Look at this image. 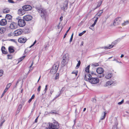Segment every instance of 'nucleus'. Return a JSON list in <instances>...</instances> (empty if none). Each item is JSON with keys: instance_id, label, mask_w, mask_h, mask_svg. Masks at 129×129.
Masks as SVG:
<instances>
[{"instance_id": "nucleus-1", "label": "nucleus", "mask_w": 129, "mask_h": 129, "mask_svg": "<svg viewBox=\"0 0 129 129\" xmlns=\"http://www.w3.org/2000/svg\"><path fill=\"white\" fill-rule=\"evenodd\" d=\"M53 123H49V128L50 129H59V126L57 122L54 121Z\"/></svg>"}, {"instance_id": "nucleus-2", "label": "nucleus", "mask_w": 129, "mask_h": 129, "mask_svg": "<svg viewBox=\"0 0 129 129\" xmlns=\"http://www.w3.org/2000/svg\"><path fill=\"white\" fill-rule=\"evenodd\" d=\"M99 80L97 78L91 77L89 79V82L92 84H95L99 83Z\"/></svg>"}, {"instance_id": "nucleus-3", "label": "nucleus", "mask_w": 129, "mask_h": 129, "mask_svg": "<svg viewBox=\"0 0 129 129\" xmlns=\"http://www.w3.org/2000/svg\"><path fill=\"white\" fill-rule=\"evenodd\" d=\"M68 61V57L66 56V55H64L63 57V59L61 62V64L62 67H64Z\"/></svg>"}, {"instance_id": "nucleus-4", "label": "nucleus", "mask_w": 129, "mask_h": 129, "mask_svg": "<svg viewBox=\"0 0 129 129\" xmlns=\"http://www.w3.org/2000/svg\"><path fill=\"white\" fill-rule=\"evenodd\" d=\"M18 25L20 27H23L26 24V22L23 19H19L18 22Z\"/></svg>"}, {"instance_id": "nucleus-5", "label": "nucleus", "mask_w": 129, "mask_h": 129, "mask_svg": "<svg viewBox=\"0 0 129 129\" xmlns=\"http://www.w3.org/2000/svg\"><path fill=\"white\" fill-rule=\"evenodd\" d=\"M27 40V39L25 37H22L18 38V41L19 43H25Z\"/></svg>"}, {"instance_id": "nucleus-6", "label": "nucleus", "mask_w": 129, "mask_h": 129, "mask_svg": "<svg viewBox=\"0 0 129 129\" xmlns=\"http://www.w3.org/2000/svg\"><path fill=\"white\" fill-rule=\"evenodd\" d=\"M121 18L120 17H118L116 18L114 20L113 24L114 26H117L119 25L120 23Z\"/></svg>"}, {"instance_id": "nucleus-7", "label": "nucleus", "mask_w": 129, "mask_h": 129, "mask_svg": "<svg viewBox=\"0 0 129 129\" xmlns=\"http://www.w3.org/2000/svg\"><path fill=\"white\" fill-rule=\"evenodd\" d=\"M68 1L67 0L65 1L63 3V7H62L61 9L64 11L67 10L68 8Z\"/></svg>"}, {"instance_id": "nucleus-8", "label": "nucleus", "mask_w": 129, "mask_h": 129, "mask_svg": "<svg viewBox=\"0 0 129 129\" xmlns=\"http://www.w3.org/2000/svg\"><path fill=\"white\" fill-rule=\"evenodd\" d=\"M116 83L115 81H114L112 80H111L109 81H108L107 82L105 86H107L112 84L114 85Z\"/></svg>"}, {"instance_id": "nucleus-9", "label": "nucleus", "mask_w": 129, "mask_h": 129, "mask_svg": "<svg viewBox=\"0 0 129 129\" xmlns=\"http://www.w3.org/2000/svg\"><path fill=\"white\" fill-rule=\"evenodd\" d=\"M23 31L21 29H17L15 30L14 32L15 36H17L21 35Z\"/></svg>"}, {"instance_id": "nucleus-10", "label": "nucleus", "mask_w": 129, "mask_h": 129, "mask_svg": "<svg viewBox=\"0 0 129 129\" xmlns=\"http://www.w3.org/2000/svg\"><path fill=\"white\" fill-rule=\"evenodd\" d=\"M17 25L16 23L12 22L11 23L10 26V27L12 29H14L17 28Z\"/></svg>"}, {"instance_id": "nucleus-11", "label": "nucleus", "mask_w": 129, "mask_h": 129, "mask_svg": "<svg viewBox=\"0 0 129 129\" xmlns=\"http://www.w3.org/2000/svg\"><path fill=\"white\" fill-rule=\"evenodd\" d=\"M23 18L25 20L28 21H30L32 19V17L30 15H27L23 16Z\"/></svg>"}, {"instance_id": "nucleus-12", "label": "nucleus", "mask_w": 129, "mask_h": 129, "mask_svg": "<svg viewBox=\"0 0 129 129\" xmlns=\"http://www.w3.org/2000/svg\"><path fill=\"white\" fill-rule=\"evenodd\" d=\"M22 8L25 11L30 10L32 8L31 7L30 5H26L24 6Z\"/></svg>"}, {"instance_id": "nucleus-13", "label": "nucleus", "mask_w": 129, "mask_h": 129, "mask_svg": "<svg viewBox=\"0 0 129 129\" xmlns=\"http://www.w3.org/2000/svg\"><path fill=\"white\" fill-rule=\"evenodd\" d=\"M7 23V20L6 19H3L0 21V25L5 26L6 25Z\"/></svg>"}, {"instance_id": "nucleus-14", "label": "nucleus", "mask_w": 129, "mask_h": 129, "mask_svg": "<svg viewBox=\"0 0 129 129\" xmlns=\"http://www.w3.org/2000/svg\"><path fill=\"white\" fill-rule=\"evenodd\" d=\"M59 64V62L58 61H57L54 63L52 67L54 69H56V70L57 71Z\"/></svg>"}, {"instance_id": "nucleus-15", "label": "nucleus", "mask_w": 129, "mask_h": 129, "mask_svg": "<svg viewBox=\"0 0 129 129\" xmlns=\"http://www.w3.org/2000/svg\"><path fill=\"white\" fill-rule=\"evenodd\" d=\"M92 77V75L90 74H87L85 75L84 79L86 81H89L90 79Z\"/></svg>"}, {"instance_id": "nucleus-16", "label": "nucleus", "mask_w": 129, "mask_h": 129, "mask_svg": "<svg viewBox=\"0 0 129 129\" xmlns=\"http://www.w3.org/2000/svg\"><path fill=\"white\" fill-rule=\"evenodd\" d=\"M113 75L111 73H107L106 74L105 78L107 79H109L112 77Z\"/></svg>"}, {"instance_id": "nucleus-17", "label": "nucleus", "mask_w": 129, "mask_h": 129, "mask_svg": "<svg viewBox=\"0 0 129 129\" xmlns=\"http://www.w3.org/2000/svg\"><path fill=\"white\" fill-rule=\"evenodd\" d=\"M104 70L101 68H98L96 70V72L100 74H102L104 72Z\"/></svg>"}, {"instance_id": "nucleus-18", "label": "nucleus", "mask_w": 129, "mask_h": 129, "mask_svg": "<svg viewBox=\"0 0 129 129\" xmlns=\"http://www.w3.org/2000/svg\"><path fill=\"white\" fill-rule=\"evenodd\" d=\"M18 13L20 16H22L25 14V11L23 9H19L18 11Z\"/></svg>"}, {"instance_id": "nucleus-19", "label": "nucleus", "mask_w": 129, "mask_h": 129, "mask_svg": "<svg viewBox=\"0 0 129 129\" xmlns=\"http://www.w3.org/2000/svg\"><path fill=\"white\" fill-rule=\"evenodd\" d=\"M12 16L9 14H6L5 17L6 18L9 20V21L12 20Z\"/></svg>"}, {"instance_id": "nucleus-20", "label": "nucleus", "mask_w": 129, "mask_h": 129, "mask_svg": "<svg viewBox=\"0 0 129 129\" xmlns=\"http://www.w3.org/2000/svg\"><path fill=\"white\" fill-rule=\"evenodd\" d=\"M1 50L3 53L5 54H6L7 53V51L6 50L5 47L4 46H3L2 47Z\"/></svg>"}, {"instance_id": "nucleus-21", "label": "nucleus", "mask_w": 129, "mask_h": 129, "mask_svg": "<svg viewBox=\"0 0 129 129\" xmlns=\"http://www.w3.org/2000/svg\"><path fill=\"white\" fill-rule=\"evenodd\" d=\"M57 70H56V69H54L53 67H52L51 69L50 70V73L52 74H55L57 72Z\"/></svg>"}, {"instance_id": "nucleus-22", "label": "nucleus", "mask_w": 129, "mask_h": 129, "mask_svg": "<svg viewBox=\"0 0 129 129\" xmlns=\"http://www.w3.org/2000/svg\"><path fill=\"white\" fill-rule=\"evenodd\" d=\"M46 12L44 10H41V17H45V15L46 14Z\"/></svg>"}, {"instance_id": "nucleus-23", "label": "nucleus", "mask_w": 129, "mask_h": 129, "mask_svg": "<svg viewBox=\"0 0 129 129\" xmlns=\"http://www.w3.org/2000/svg\"><path fill=\"white\" fill-rule=\"evenodd\" d=\"M103 12V10H101L99 11L98 13L96 14L98 17H100L102 15Z\"/></svg>"}, {"instance_id": "nucleus-24", "label": "nucleus", "mask_w": 129, "mask_h": 129, "mask_svg": "<svg viewBox=\"0 0 129 129\" xmlns=\"http://www.w3.org/2000/svg\"><path fill=\"white\" fill-rule=\"evenodd\" d=\"M6 29L3 27H2L0 28V33L1 34L4 33Z\"/></svg>"}, {"instance_id": "nucleus-25", "label": "nucleus", "mask_w": 129, "mask_h": 129, "mask_svg": "<svg viewBox=\"0 0 129 129\" xmlns=\"http://www.w3.org/2000/svg\"><path fill=\"white\" fill-rule=\"evenodd\" d=\"M107 114L106 112L105 111L104 112V113L102 114V116L101 117V120H103L105 118Z\"/></svg>"}, {"instance_id": "nucleus-26", "label": "nucleus", "mask_w": 129, "mask_h": 129, "mask_svg": "<svg viewBox=\"0 0 129 129\" xmlns=\"http://www.w3.org/2000/svg\"><path fill=\"white\" fill-rule=\"evenodd\" d=\"M10 11V10L8 8H5L4 9L3 12V13L6 14L8 13Z\"/></svg>"}, {"instance_id": "nucleus-27", "label": "nucleus", "mask_w": 129, "mask_h": 129, "mask_svg": "<svg viewBox=\"0 0 129 129\" xmlns=\"http://www.w3.org/2000/svg\"><path fill=\"white\" fill-rule=\"evenodd\" d=\"M9 51L11 53H12L14 52V50L12 47L10 46L9 47Z\"/></svg>"}, {"instance_id": "nucleus-28", "label": "nucleus", "mask_w": 129, "mask_h": 129, "mask_svg": "<svg viewBox=\"0 0 129 129\" xmlns=\"http://www.w3.org/2000/svg\"><path fill=\"white\" fill-rule=\"evenodd\" d=\"M113 47V45L112 44L111 45H110L108 47H104V48L105 49H110L112 47Z\"/></svg>"}, {"instance_id": "nucleus-29", "label": "nucleus", "mask_w": 129, "mask_h": 129, "mask_svg": "<svg viewBox=\"0 0 129 129\" xmlns=\"http://www.w3.org/2000/svg\"><path fill=\"white\" fill-rule=\"evenodd\" d=\"M102 1L100 0V1H99V2L98 3V5L96 7V8L95 9H96V8H98L101 5L102 3Z\"/></svg>"}, {"instance_id": "nucleus-30", "label": "nucleus", "mask_w": 129, "mask_h": 129, "mask_svg": "<svg viewBox=\"0 0 129 129\" xmlns=\"http://www.w3.org/2000/svg\"><path fill=\"white\" fill-rule=\"evenodd\" d=\"M25 56H24L19 58L18 60V62H20L23 59L25 58Z\"/></svg>"}, {"instance_id": "nucleus-31", "label": "nucleus", "mask_w": 129, "mask_h": 129, "mask_svg": "<svg viewBox=\"0 0 129 129\" xmlns=\"http://www.w3.org/2000/svg\"><path fill=\"white\" fill-rule=\"evenodd\" d=\"M59 78V74L58 73H57L56 75L54 77V79L55 80L58 79Z\"/></svg>"}, {"instance_id": "nucleus-32", "label": "nucleus", "mask_w": 129, "mask_h": 129, "mask_svg": "<svg viewBox=\"0 0 129 129\" xmlns=\"http://www.w3.org/2000/svg\"><path fill=\"white\" fill-rule=\"evenodd\" d=\"M128 21H124L123 23H122V25L123 26H124L128 24Z\"/></svg>"}, {"instance_id": "nucleus-33", "label": "nucleus", "mask_w": 129, "mask_h": 129, "mask_svg": "<svg viewBox=\"0 0 129 129\" xmlns=\"http://www.w3.org/2000/svg\"><path fill=\"white\" fill-rule=\"evenodd\" d=\"M89 65L85 69V71L87 73H89Z\"/></svg>"}, {"instance_id": "nucleus-34", "label": "nucleus", "mask_w": 129, "mask_h": 129, "mask_svg": "<svg viewBox=\"0 0 129 129\" xmlns=\"http://www.w3.org/2000/svg\"><path fill=\"white\" fill-rule=\"evenodd\" d=\"M80 64H81V62L80 61H78V62L76 65V69H78L80 65Z\"/></svg>"}, {"instance_id": "nucleus-35", "label": "nucleus", "mask_w": 129, "mask_h": 129, "mask_svg": "<svg viewBox=\"0 0 129 129\" xmlns=\"http://www.w3.org/2000/svg\"><path fill=\"white\" fill-rule=\"evenodd\" d=\"M13 36V34L12 32H10L7 34V36L8 37H11Z\"/></svg>"}, {"instance_id": "nucleus-36", "label": "nucleus", "mask_w": 129, "mask_h": 129, "mask_svg": "<svg viewBox=\"0 0 129 129\" xmlns=\"http://www.w3.org/2000/svg\"><path fill=\"white\" fill-rule=\"evenodd\" d=\"M11 83H9L7 84V85L6 86V88H7L8 89L10 87V86L11 85Z\"/></svg>"}, {"instance_id": "nucleus-37", "label": "nucleus", "mask_w": 129, "mask_h": 129, "mask_svg": "<svg viewBox=\"0 0 129 129\" xmlns=\"http://www.w3.org/2000/svg\"><path fill=\"white\" fill-rule=\"evenodd\" d=\"M7 56L8 58V59H12L13 58V57L12 55H8Z\"/></svg>"}, {"instance_id": "nucleus-38", "label": "nucleus", "mask_w": 129, "mask_h": 129, "mask_svg": "<svg viewBox=\"0 0 129 129\" xmlns=\"http://www.w3.org/2000/svg\"><path fill=\"white\" fill-rule=\"evenodd\" d=\"M3 71L2 70H0V77L2 76L3 74Z\"/></svg>"}, {"instance_id": "nucleus-39", "label": "nucleus", "mask_w": 129, "mask_h": 129, "mask_svg": "<svg viewBox=\"0 0 129 129\" xmlns=\"http://www.w3.org/2000/svg\"><path fill=\"white\" fill-rule=\"evenodd\" d=\"M50 113L56 114L57 113V112L55 111H52L50 112Z\"/></svg>"}, {"instance_id": "nucleus-40", "label": "nucleus", "mask_w": 129, "mask_h": 129, "mask_svg": "<svg viewBox=\"0 0 129 129\" xmlns=\"http://www.w3.org/2000/svg\"><path fill=\"white\" fill-rule=\"evenodd\" d=\"M73 33L71 36V37L70 40V43H71L73 37Z\"/></svg>"}, {"instance_id": "nucleus-41", "label": "nucleus", "mask_w": 129, "mask_h": 129, "mask_svg": "<svg viewBox=\"0 0 129 129\" xmlns=\"http://www.w3.org/2000/svg\"><path fill=\"white\" fill-rule=\"evenodd\" d=\"M117 43V41L116 40L115 41H114L113 42H112V44L114 46V45L116 44Z\"/></svg>"}, {"instance_id": "nucleus-42", "label": "nucleus", "mask_w": 129, "mask_h": 129, "mask_svg": "<svg viewBox=\"0 0 129 129\" xmlns=\"http://www.w3.org/2000/svg\"><path fill=\"white\" fill-rule=\"evenodd\" d=\"M5 120H4L3 121L1 122V123L0 124V127H1L3 126V124L5 122Z\"/></svg>"}, {"instance_id": "nucleus-43", "label": "nucleus", "mask_w": 129, "mask_h": 129, "mask_svg": "<svg viewBox=\"0 0 129 129\" xmlns=\"http://www.w3.org/2000/svg\"><path fill=\"white\" fill-rule=\"evenodd\" d=\"M47 86H48V85H46L45 88V89H44V93H46V91L47 90Z\"/></svg>"}, {"instance_id": "nucleus-44", "label": "nucleus", "mask_w": 129, "mask_h": 129, "mask_svg": "<svg viewBox=\"0 0 129 129\" xmlns=\"http://www.w3.org/2000/svg\"><path fill=\"white\" fill-rule=\"evenodd\" d=\"M22 107V105L21 104H20L18 106V108L21 109Z\"/></svg>"}, {"instance_id": "nucleus-45", "label": "nucleus", "mask_w": 129, "mask_h": 129, "mask_svg": "<svg viewBox=\"0 0 129 129\" xmlns=\"http://www.w3.org/2000/svg\"><path fill=\"white\" fill-rule=\"evenodd\" d=\"M41 88V86H39L38 88L37 91L38 92H39Z\"/></svg>"}, {"instance_id": "nucleus-46", "label": "nucleus", "mask_w": 129, "mask_h": 129, "mask_svg": "<svg viewBox=\"0 0 129 129\" xmlns=\"http://www.w3.org/2000/svg\"><path fill=\"white\" fill-rule=\"evenodd\" d=\"M104 76V74H100V75L99 76V78H102Z\"/></svg>"}, {"instance_id": "nucleus-47", "label": "nucleus", "mask_w": 129, "mask_h": 129, "mask_svg": "<svg viewBox=\"0 0 129 129\" xmlns=\"http://www.w3.org/2000/svg\"><path fill=\"white\" fill-rule=\"evenodd\" d=\"M123 100H122L121 102H119L118 103V104L119 105H120L123 103Z\"/></svg>"}, {"instance_id": "nucleus-48", "label": "nucleus", "mask_w": 129, "mask_h": 129, "mask_svg": "<svg viewBox=\"0 0 129 129\" xmlns=\"http://www.w3.org/2000/svg\"><path fill=\"white\" fill-rule=\"evenodd\" d=\"M72 74H75V75L76 76L77 75L78 72H72Z\"/></svg>"}, {"instance_id": "nucleus-49", "label": "nucleus", "mask_w": 129, "mask_h": 129, "mask_svg": "<svg viewBox=\"0 0 129 129\" xmlns=\"http://www.w3.org/2000/svg\"><path fill=\"white\" fill-rule=\"evenodd\" d=\"M68 30H67V31H66V33L64 35V36H63V38H65L66 37L67 35V33H68Z\"/></svg>"}, {"instance_id": "nucleus-50", "label": "nucleus", "mask_w": 129, "mask_h": 129, "mask_svg": "<svg viewBox=\"0 0 129 129\" xmlns=\"http://www.w3.org/2000/svg\"><path fill=\"white\" fill-rule=\"evenodd\" d=\"M99 17H98L97 15H96L94 17V18H96L95 20H98V19Z\"/></svg>"}, {"instance_id": "nucleus-51", "label": "nucleus", "mask_w": 129, "mask_h": 129, "mask_svg": "<svg viewBox=\"0 0 129 129\" xmlns=\"http://www.w3.org/2000/svg\"><path fill=\"white\" fill-rule=\"evenodd\" d=\"M8 2L10 3H14V2L13 0H8Z\"/></svg>"}, {"instance_id": "nucleus-52", "label": "nucleus", "mask_w": 129, "mask_h": 129, "mask_svg": "<svg viewBox=\"0 0 129 129\" xmlns=\"http://www.w3.org/2000/svg\"><path fill=\"white\" fill-rule=\"evenodd\" d=\"M35 97V95L34 94H33L31 96V98L32 99H33Z\"/></svg>"}, {"instance_id": "nucleus-53", "label": "nucleus", "mask_w": 129, "mask_h": 129, "mask_svg": "<svg viewBox=\"0 0 129 129\" xmlns=\"http://www.w3.org/2000/svg\"><path fill=\"white\" fill-rule=\"evenodd\" d=\"M113 60V61H116L117 62H119V61H118L117 60V59H114Z\"/></svg>"}, {"instance_id": "nucleus-54", "label": "nucleus", "mask_w": 129, "mask_h": 129, "mask_svg": "<svg viewBox=\"0 0 129 129\" xmlns=\"http://www.w3.org/2000/svg\"><path fill=\"white\" fill-rule=\"evenodd\" d=\"M8 90V89L6 88L4 90V93H6L7 91Z\"/></svg>"}, {"instance_id": "nucleus-55", "label": "nucleus", "mask_w": 129, "mask_h": 129, "mask_svg": "<svg viewBox=\"0 0 129 129\" xmlns=\"http://www.w3.org/2000/svg\"><path fill=\"white\" fill-rule=\"evenodd\" d=\"M32 100H33L31 98L28 101V102L30 103L31 101Z\"/></svg>"}, {"instance_id": "nucleus-56", "label": "nucleus", "mask_w": 129, "mask_h": 129, "mask_svg": "<svg viewBox=\"0 0 129 129\" xmlns=\"http://www.w3.org/2000/svg\"><path fill=\"white\" fill-rule=\"evenodd\" d=\"M20 80H18L16 82V86L17 85V84L19 82V81H20Z\"/></svg>"}, {"instance_id": "nucleus-57", "label": "nucleus", "mask_w": 129, "mask_h": 129, "mask_svg": "<svg viewBox=\"0 0 129 129\" xmlns=\"http://www.w3.org/2000/svg\"><path fill=\"white\" fill-rule=\"evenodd\" d=\"M5 93H4V92H3V93L2 94V95L1 96V98H2L3 96H4V95Z\"/></svg>"}, {"instance_id": "nucleus-58", "label": "nucleus", "mask_w": 129, "mask_h": 129, "mask_svg": "<svg viewBox=\"0 0 129 129\" xmlns=\"http://www.w3.org/2000/svg\"><path fill=\"white\" fill-rule=\"evenodd\" d=\"M90 73L91 74V75H92V77L93 76V75L94 74V72H91Z\"/></svg>"}, {"instance_id": "nucleus-59", "label": "nucleus", "mask_w": 129, "mask_h": 129, "mask_svg": "<svg viewBox=\"0 0 129 129\" xmlns=\"http://www.w3.org/2000/svg\"><path fill=\"white\" fill-rule=\"evenodd\" d=\"M83 35V34L82 33H81L79 34V36H81Z\"/></svg>"}, {"instance_id": "nucleus-60", "label": "nucleus", "mask_w": 129, "mask_h": 129, "mask_svg": "<svg viewBox=\"0 0 129 129\" xmlns=\"http://www.w3.org/2000/svg\"><path fill=\"white\" fill-rule=\"evenodd\" d=\"M38 117L36 118L35 119V121L36 122H37V119Z\"/></svg>"}, {"instance_id": "nucleus-61", "label": "nucleus", "mask_w": 129, "mask_h": 129, "mask_svg": "<svg viewBox=\"0 0 129 129\" xmlns=\"http://www.w3.org/2000/svg\"><path fill=\"white\" fill-rule=\"evenodd\" d=\"M96 24H94V23L91 26L92 27H93Z\"/></svg>"}, {"instance_id": "nucleus-62", "label": "nucleus", "mask_w": 129, "mask_h": 129, "mask_svg": "<svg viewBox=\"0 0 129 129\" xmlns=\"http://www.w3.org/2000/svg\"><path fill=\"white\" fill-rule=\"evenodd\" d=\"M63 19V17H61L60 18V21H61Z\"/></svg>"}, {"instance_id": "nucleus-63", "label": "nucleus", "mask_w": 129, "mask_h": 129, "mask_svg": "<svg viewBox=\"0 0 129 129\" xmlns=\"http://www.w3.org/2000/svg\"><path fill=\"white\" fill-rule=\"evenodd\" d=\"M54 91V90H52L51 91H50V93L51 94H52V93Z\"/></svg>"}, {"instance_id": "nucleus-64", "label": "nucleus", "mask_w": 129, "mask_h": 129, "mask_svg": "<svg viewBox=\"0 0 129 129\" xmlns=\"http://www.w3.org/2000/svg\"><path fill=\"white\" fill-rule=\"evenodd\" d=\"M86 32V31L84 30L83 31L82 33L83 34H84Z\"/></svg>"}]
</instances>
